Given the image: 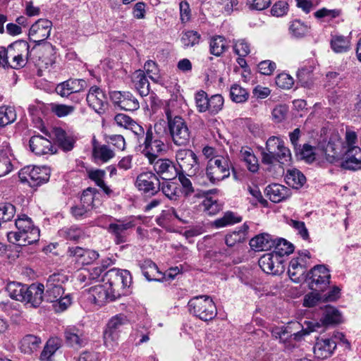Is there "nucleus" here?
Returning a JSON list of instances; mask_svg holds the SVG:
<instances>
[{
	"instance_id": "1",
	"label": "nucleus",
	"mask_w": 361,
	"mask_h": 361,
	"mask_svg": "<svg viewBox=\"0 0 361 361\" xmlns=\"http://www.w3.org/2000/svg\"><path fill=\"white\" fill-rule=\"evenodd\" d=\"M15 225L18 231H11L7 235L10 243L26 246L39 240V229L34 226L31 218L26 214L18 215Z\"/></svg>"
},
{
	"instance_id": "2",
	"label": "nucleus",
	"mask_w": 361,
	"mask_h": 361,
	"mask_svg": "<svg viewBox=\"0 0 361 361\" xmlns=\"http://www.w3.org/2000/svg\"><path fill=\"white\" fill-rule=\"evenodd\" d=\"M102 281L112 292L111 298L118 299L126 294V288L132 282V276L126 269H111L104 274Z\"/></svg>"
},
{
	"instance_id": "3",
	"label": "nucleus",
	"mask_w": 361,
	"mask_h": 361,
	"mask_svg": "<svg viewBox=\"0 0 361 361\" xmlns=\"http://www.w3.org/2000/svg\"><path fill=\"white\" fill-rule=\"evenodd\" d=\"M188 307L190 314L204 322L213 319L217 314L214 302L207 295L193 297L189 300Z\"/></svg>"
},
{
	"instance_id": "4",
	"label": "nucleus",
	"mask_w": 361,
	"mask_h": 361,
	"mask_svg": "<svg viewBox=\"0 0 361 361\" xmlns=\"http://www.w3.org/2000/svg\"><path fill=\"white\" fill-rule=\"evenodd\" d=\"M231 163L228 156L216 155L210 158L206 167V176L209 180L216 184L230 176Z\"/></svg>"
},
{
	"instance_id": "5",
	"label": "nucleus",
	"mask_w": 361,
	"mask_h": 361,
	"mask_svg": "<svg viewBox=\"0 0 361 361\" xmlns=\"http://www.w3.org/2000/svg\"><path fill=\"white\" fill-rule=\"evenodd\" d=\"M168 127L172 140L176 145L186 146L190 142V131L186 121L179 116L173 117L166 112Z\"/></svg>"
},
{
	"instance_id": "6",
	"label": "nucleus",
	"mask_w": 361,
	"mask_h": 361,
	"mask_svg": "<svg viewBox=\"0 0 361 361\" xmlns=\"http://www.w3.org/2000/svg\"><path fill=\"white\" fill-rule=\"evenodd\" d=\"M331 274L324 264L314 266L306 274L305 282L315 292H323L329 285Z\"/></svg>"
},
{
	"instance_id": "7",
	"label": "nucleus",
	"mask_w": 361,
	"mask_h": 361,
	"mask_svg": "<svg viewBox=\"0 0 361 361\" xmlns=\"http://www.w3.org/2000/svg\"><path fill=\"white\" fill-rule=\"evenodd\" d=\"M149 163L152 165L154 173L164 180H173L179 174L180 169L169 159L150 155Z\"/></svg>"
},
{
	"instance_id": "8",
	"label": "nucleus",
	"mask_w": 361,
	"mask_h": 361,
	"mask_svg": "<svg viewBox=\"0 0 361 361\" xmlns=\"http://www.w3.org/2000/svg\"><path fill=\"white\" fill-rule=\"evenodd\" d=\"M42 51L51 53L53 51V46L50 43H44L43 46L41 47L34 46L32 49H30V46L26 41L18 40L8 47V52H12L16 55L26 58L34 63H39V61L40 60L37 59L35 57V54Z\"/></svg>"
},
{
	"instance_id": "9",
	"label": "nucleus",
	"mask_w": 361,
	"mask_h": 361,
	"mask_svg": "<svg viewBox=\"0 0 361 361\" xmlns=\"http://www.w3.org/2000/svg\"><path fill=\"white\" fill-rule=\"evenodd\" d=\"M19 178L23 183H27L30 187H37L47 183L50 178L49 168L30 166L22 169L18 173Z\"/></svg>"
},
{
	"instance_id": "10",
	"label": "nucleus",
	"mask_w": 361,
	"mask_h": 361,
	"mask_svg": "<svg viewBox=\"0 0 361 361\" xmlns=\"http://www.w3.org/2000/svg\"><path fill=\"white\" fill-rule=\"evenodd\" d=\"M135 185L145 197L155 196L160 192V180L152 171L140 173L136 178Z\"/></svg>"
},
{
	"instance_id": "11",
	"label": "nucleus",
	"mask_w": 361,
	"mask_h": 361,
	"mask_svg": "<svg viewBox=\"0 0 361 361\" xmlns=\"http://www.w3.org/2000/svg\"><path fill=\"white\" fill-rule=\"evenodd\" d=\"M157 126H154V130L149 126L145 133L143 145L146 151V157L148 160L150 155L159 156L163 152H166V145L163 140L164 135L157 132Z\"/></svg>"
},
{
	"instance_id": "12",
	"label": "nucleus",
	"mask_w": 361,
	"mask_h": 361,
	"mask_svg": "<svg viewBox=\"0 0 361 361\" xmlns=\"http://www.w3.org/2000/svg\"><path fill=\"white\" fill-rule=\"evenodd\" d=\"M68 280L66 275L60 273H54L50 275L46 283V292H44V298L48 302L58 301L64 293L62 284Z\"/></svg>"
},
{
	"instance_id": "13",
	"label": "nucleus",
	"mask_w": 361,
	"mask_h": 361,
	"mask_svg": "<svg viewBox=\"0 0 361 361\" xmlns=\"http://www.w3.org/2000/svg\"><path fill=\"white\" fill-rule=\"evenodd\" d=\"M176 161L178 169L188 172V176H193L199 171L200 163L196 154L191 149H181L176 152Z\"/></svg>"
},
{
	"instance_id": "14",
	"label": "nucleus",
	"mask_w": 361,
	"mask_h": 361,
	"mask_svg": "<svg viewBox=\"0 0 361 361\" xmlns=\"http://www.w3.org/2000/svg\"><path fill=\"white\" fill-rule=\"evenodd\" d=\"M52 23L47 20L41 18L36 21L30 27L29 31V39L34 42L37 47L43 46L44 42L50 35Z\"/></svg>"
},
{
	"instance_id": "15",
	"label": "nucleus",
	"mask_w": 361,
	"mask_h": 361,
	"mask_svg": "<svg viewBox=\"0 0 361 361\" xmlns=\"http://www.w3.org/2000/svg\"><path fill=\"white\" fill-rule=\"evenodd\" d=\"M320 324L318 322H310L308 324L310 331H316L322 326L336 325L341 323L342 316L341 312L334 307L326 305L323 310Z\"/></svg>"
},
{
	"instance_id": "16",
	"label": "nucleus",
	"mask_w": 361,
	"mask_h": 361,
	"mask_svg": "<svg viewBox=\"0 0 361 361\" xmlns=\"http://www.w3.org/2000/svg\"><path fill=\"white\" fill-rule=\"evenodd\" d=\"M87 87V82L82 79H68L57 85L56 93L62 97H68L79 93Z\"/></svg>"
},
{
	"instance_id": "17",
	"label": "nucleus",
	"mask_w": 361,
	"mask_h": 361,
	"mask_svg": "<svg viewBox=\"0 0 361 361\" xmlns=\"http://www.w3.org/2000/svg\"><path fill=\"white\" fill-rule=\"evenodd\" d=\"M44 285L41 283H33L27 286L24 303L30 307H39L44 300Z\"/></svg>"
},
{
	"instance_id": "18",
	"label": "nucleus",
	"mask_w": 361,
	"mask_h": 361,
	"mask_svg": "<svg viewBox=\"0 0 361 361\" xmlns=\"http://www.w3.org/2000/svg\"><path fill=\"white\" fill-rule=\"evenodd\" d=\"M49 139L54 140L64 151H71L75 143L73 137L68 135L66 132L61 128H54L50 132L42 130Z\"/></svg>"
},
{
	"instance_id": "19",
	"label": "nucleus",
	"mask_w": 361,
	"mask_h": 361,
	"mask_svg": "<svg viewBox=\"0 0 361 361\" xmlns=\"http://www.w3.org/2000/svg\"><path fill=\"white\" fill-rule=\"evenodd\" d=\"M88 105L97 113L102 114L105 111L106 97L104 92L97 86L90 87L86 97Z\"/></svg>"
},
{
	"instance_id": "20",
	"label": "nucleus",
	"mask_w": 361,
	"mask_h": 361,
	"mask_svg": "<svg viewBox=\"0 0 361 361\" xmlns=\"http://www.w3.org/2000/svg\"><path fill=\"white\" fill-rule=\"evenodd\" d=\"M307 262L302 255L293 258L289 263L288 273L290 279L295 283L305 282Z\"/></svg>"
},
{
	"instance_id": "21",
	"label": "nucleus",
	"mask_w": 361,
	"mask_h": 361,
	"mask_svg": "<svg viewBox=\"0 0 361 361\" xmlns=\"http://www.w3.org/2000/svg\"><path fill=\"white\" fill-rule=\"evenodd\" d=\"M336 345L332 338H318L313 348L314 354L318 359H326L334 354Z\"/></svg>"
},
{
	"instance_id": "22",
	"label": "nucleus",
	"mask_w": 361,
	"mask_h": 361,
	"mask_svg": "<svg viewBox=\"0 0 361 361\" xmlns=\"http://www.w3.org/2000/svg\"><path fill=\"white\" fill-rule=\"evenodd\" d=\"M49 137L40 135H35L30 137L29 145L31 151L37 155H43L48 153H54L52 142Z\"/></svg>"
},
{
	"instance_id": "23",
	"label": "nucleus",
	"mask_w": 361,
	"mask_h": 361,
	"mask_svg": "<svg viewBox=\"0 0 361 361\" xmlns=\"http://www.w3.org/2000/svg\"><path fill=\"white\" fill-rule=\"evenodd\" d=\"M281 258L273 251L264 254L259 259V266L267 274H279L281 263Z\"/></svg>"
},
{
	"instance_id": "24",
	"label": "nucleus",
	"mask_w": 361,
	"mask_h": 361,
	"mask_svg": "<svg viewBox=\"0 0 361 361\" xmlns=\"http://www.w3.org/2000/svg\"><path fill=\"white\" fill-rule=\"evenodd\" d=\"M341 166L348 170L361 169V149L357 146L348 147L345 152V159L341 162Z\"/></svg>"
},
{
	"instance_id": "25",
	"label": "nucleus",
	"mask_w": 361,
	"mask_h": 361,
	"mask_svg": "<svg viewBox=\"0 0 361 361\" xmlns=\"http://www.w3.org/2000/svg\"><path fill=\"white\" fill-rule=\"evenodd\" d=\"M90 299L97 305L102 306L107 302L116 299L111 298L112 292L104 285H98L90 288Z\"/></svg>"
},
{
	"instance_id": "26",
	"label": "nucleus",
	"mask_w": 361,
	"mask_h": 361,
	"mask_svg": "<svg viewBox=\"0 0 361 361\" xmlns=\"http://www.w3.org/2000/svg\"><path fill=\"white\" fill-rule=\"evenodd\" d=\"M64 336L66 343L75 349L81 348L87 343V338L83 332L74 326L67 328Z\"/></svg>"
},
{
	"instance_id": "27",
	"label": "nucleus",
	"mask_w": 361,
	"mask_h": 361,
	"mask_svg": "<svg viewBox=\"0 0 361 361\" xmlns=\"http://www.w3.org/2000/svg\"><path fill=\"white\" fill-rule=\"evenodd\" d=\"M265 194L273 202H280L291 195V191L287 187L274 183L266 187Z\"/></svg>"
},
{
	"instance_id": "28",
	"label": "nucleus",
	"mask_w": 361,
	"mask_h": 361,
	"mask_svg": "<svg viewBox=\"0 0 361 361\" xmlns=\"http://www.w3.org/2000/svg\"><path fill=\"white\" fill-rule=\"evenodd\" d=\"M118 223H111L109 225L108 231L114 235V240L116 244L126 242V231L134 226L132 221L123 222L117 220Z\"/></svg>"
},
{
	"instance_id": "29",
	"label": "nucleus",
	"mask_w": 361,
	"mask_h": 361,
	"mask_svg": "<svg viewBox=\"0 0 361 361\" xmlns=\"http://www.w3.org/2000/svg\"><path fill=\"white\" fill-rule=\"evenodd\" d=\"M250 245L255 251L269 250L275 245V239L268 233H262L252 238Z\"/></svg>"
},
{
	"instance_id": "30",
	"label": "nucleus",
	"mask_w": 361,
	"mask_h": 361,
	"mask_svg": "<svg viewBox=\"0 0 361 361\" xmlns=\"http://www.w3.org/2000/svg\"><path fill=\"white\" fill-rule=\"evenodd\" d=\"M142 274L148 281L163 280L162 272L160 271L157 264L150 259L145 260L141 264Z\"/></svg>"
},
{
	"instance_id": "31",
	"label": "nucleus",
	"mask_w": 361,
	"mask_h": 361,
	"mask_svg": "<svg viewBox=\"0 0 361 361\" xmlns=\"http://www.w3.org/2000/svg\"><path fill=\"white\" fill-rule=\"evenodd\" d=\"M341 148L342 142L339 140H330L324 148L326 161L332 164L338 161L342 155Z\"/></svg>"
},
{
	"instance_id": "32",
	"label": "nucleus",
	"mask_w": 361,
	"mask_h": 361,
	"mask_svg": "<svg viewBox=\"0 0 361 361\" xmlns=\"http://www.w3.org/2000/svg\"><path fill=\"white\" fill-rule=\"evenodd\" d=\"M26 288H27V285L26 284L11 281L7 283L6 286V291L13 300L24 302L26 294Z\"/></svg>"
},
{
	"instance_id": "33",
	"label": "nucleus",
	"mask_w": 361,
	"mask_h": 361,
	"mask_svg": "<svg viewBox=\"0 0 361 361\" xmlns=\"http://www.w3.org/2000/svg\"><path fill=\"white\" fill-rule=\"evenodd\" d=\"M133 82L141 97L149 94L150 90L149 82L143 71L137 70L134 73Z\"/></svg>"
},
{
	"instance_id": "34",
	"label": "nucleus",
	"mask_w": 361,
	"mask_h": 361,
	"mask_svg": "<svg viewBox=\"0 0 361 361\" xmlns=\"http://www.w3.org/2000/svg\"><path fill=\"white\" fill-rule=\"evenodd\" d=\"M41 344L42 340L39 337L28 334L22 338L20 348L21 352L25 354L30 355L37 351L39 348Z\"/></svg>"
},
{
	"instance_id": "35",
	"label": "nucleus",
	"mask_w": 361,
	"mask_h": 361,
	"mask_svg": "<svg viewBox=\"0 0 361 361\" xmlns=\"http://www.w3.org/2000/svg\"><path fill=\"white\" fill-rule=\"evenodd\" d=\"M59 235L67 240L78 241L85 237V232L77 225L64 226L58 231Z\"/></svg>"
},
{
	"instance_id": "36",
	"label": "nucleus",
	"mask_w": 361,
	"mask_h": 361,
	"mask_svg": "<svg viewBox=\"0 0 361 361\" xmlns=\"http://www.w3.org/2000/svg\"><path fill=\"white\" fill-rule=\"evenodd\" d=\"M228 49L226 38L221 35L214 36L209 42V52L215 56H221Z\"/></svg>"
},
{
	"instance_id": "37",
	"label": "nucleus",
	"mask_w": 361,
	"mask_h": 361,
	"mask_svg": "<svg viewBox=\"0 0 361 361\" xmlns=\"http://www.w3.org/2000/svg\"><path fill=\"white\" fill-rule=\"evenodd\" d=\"M285 180L290 187L295 189H299L305 183L306 178L301 171L296 169H293L287 171Z\"/></svg>"
},
{
	"instance_id": "38",
	"label": "nucleus",
	"mask_w": 361,
	"mask_h": 361,
	"mask_svg": "<svg viewBox=\"0 0 361 361\" xmlns=\"http://www.w3.org/2000/svg\"><path fill=\"white\" fill-rule=\"evenodd\" d=\"M331 48L336 53H345L350 49V41L343 35H334L330 41Z\"/></svg>"
},
{
	"instance_id": "39",
	"label": "nucleus",
	"mask_w": 361,
	"mask_h": 361,
	"mask_svg": "<svg viewBox=\"0 0 361 361\" xmlns=\"http://www.w3.org/2000/svg\"><path fill=\"white\" fill-rule=\"evenodd\" d=\"M61 343L62 341L59 338L54 337L49 338L40 355L41 360L48 361L56 350L61 348Z\"/></svg>"
},
{
	"instance_id": "40",
	"label": "nucleus",
	"mask_w": 361,
	"mask_h": 361,
	"mask_svg": "<svg viewBox=\"0 0 361 361\" xmlns=\"http://www.w3.org/2000/svg\"><path fill=\"white\" fill-rule=\"evenodd\" d=\"M160 191L170 200L176 201L179 197L180 188L176 183L165 180L160 182Z\"/></svg>"
},
{
	"instance_id": "41",
	"label": "nucleus",
	"mask_w": 361,
	"mask_h": 361,
	"mask_svg": "<svg viewBox=\"0 0 361 361\" xmlns=\"http://www.w3.org/2000/svg\"><path fill=\"white\" fill-rule=\"evenodd\" d=\"M294 152L298 159L305 160L307 163H312L316 159L315 147L307 143L300 145Z\"/></svg>"
},
{
	"instance_id": "42",
	"label": "nucleus",
	"mask_w": 361,
	"mask_h": 361,
	"mask_svg": "<svg viewBox=\"0 0 361 361\" xmlns=\"http://www.w3.org/2000/svg\"><path fill=\"white\" fill-rule=\"evenodd\" d=\"M242 221V217L231 211L224 213V216L221 218L216 219L213 225L216 228H222L231 226Z\"/></svg>"
},
{
	"instance_id": "43",
	"label": "nucleus",
	"mask_w": 361,
	"mask_h": 361,
	"mask_svg": "<svg viewBox=\"0 0 361 361\" xmlns=\"http://www.w3.org/2000/svg\"><path fill=\"white\" fill-rule=\"evenodd\" d=\"M16 120V112L13 106H0V127H4Z\"/></svg>"
},
{
	"instance_id": "44",
	"label": "nucleus",
	"mask_w": 361,
	"mask_h": 361,
	"mask_svg": "<svg viewBox=\"0 0 361 361\" xmlns=\"http://www.w3.org/2000/svg\"><path fill=\"white\" fill-rule=\"evenodd\" d=\"M290 34L296 38L304 37L309 31V27L300 20L295 19L290 23Z\"/></svg>"
},
{
	"instance_id": "45",
	"label": "nucleus",
	"mask_w": 361,
	"mask_h": 361,
	"mask_svg": "<svg viewBox=\"0 0 361 361\" xmlns=\"http://www.w3.org/2000/svg\"><path fill=\"white\" fill-rule=\"evenodd\" d=\"M93 156L96 159H99L102 162H107L114 157L115 154L109 146L103 145L101 146H94L92 152Z\"/></svg>"
},
{
	"instance_id": "46",
	"label": "nucleus",
	"mask_w": 361,
	"mask_h": 361,
	"mask_svg": "<svg viewBox=\"0 0 361 361\" xmlns=\"http://www.w3.org/2000/svg\"><path fill=\"white\" fill-rule=\"evenodd\" d=\"M274 252L280 257L293 252V245L283 238L275 239Z\"/></svg>"
},
{
	"instance_id": "47",
	"label": "nucleus",
	"mask_w": 361,
	"mask_h": 361,
	"mask_svg": "<svg viewBox=\"0 0 361 361\" xmlns=\"http://www.w3.org/2000/svg\"><path fill=\"white\" fill-rule=\"evenodd\" d=\"M201 35L197 31L187 30L182 32L180 42L184 48H188L198 44Z\"/></svg>"
},
{
	"instance_id": "48",
	"label": "nucleus",
	"mask_w": 361,
	"mask_h": 361,
	"mask_svg": "<svg viewBox=\"0 0 361 361\" xmlns=\"http://www.w3.org/2000/svg\"><path fill=\"white\" fill-rule=\"evenodd\" d=\"M230 97L232 101L236 103H243L247 100L249 93L247 90L239 85L234 84L231 87Z\"/></svg>"
},
{
	"instance_id": "49",
	"label": "nucleus",
	"mask_w": 361,
	"mask_h": 361,
	"mask_svg": "<svg viewBox=\"0 0 361 361\" xmlns=\"http://www.w3.org/2000/svg\"><path fill=\"white\" fill-rule=\"evenodd\" d=\"M121 109L125 111H135L139 109L140 104L137 98L130 92H124Z\"/></svg>"
},
{
	"instance_id": "50",
	"label": "nucleus",
	"mask_w": 361,
	"mask_h": 361,
	"mask_svg": "<svg viewBox=\"0 0 361 361\" xmlns=\"http://www.w3.org/2000/svg\"><path fill=\"white\" fill-rule=\"evenodd\" d=\"M327 86L331 88L345 87V76L337 72H329L326 75Z\"/></svg>"
},
{
	"instance_id": "51",
	"label": "nucleus",
	"mask_w": 361,
	"mask_h": 361,
	"mask_svg": "<svg viewBox=\"0 0 361 361\" xmlns=\"http://www.w3.org/2000/svg\"><path fill=\"white\" fill-rule=\"evenodd\" d=\"M16 213V207L9 202L0 203V222L11 221Z\"/></svg>"
},
{
	"instance_id": "52",
	"label": "nucleus",
	"mask_w": 361,
	"mask_h": 361,
	"mask_svg": "<svg viewBox=\"0 0 361 361\" xmlns=\"http://www.w3.org/2000/svg\"><path fill=\"white\" fill-rule=\"evenodd\" d=\"M195 104L200 113H204L209 110V98L206 92L198 91L195 95Z\"/></svg>"
},
{
	"instance_id": "53",
	"label": "nucleus",
	"mask_w": 361,
	"mask_h": 361,
	"mask_svg": "<svg viewBox=\"0 0 361 361\" xmlns=\"http://www.w3.org/2000/svg\"><path fill=\"white\" fill-rule=\"evenodd\" d=\"M54 49L53 48V51L51 53H48L46 51H39L35 54V57L37 59H39V63H35L36 66H38L41 68H47L49 66H51L54 62Z\"/></svg>"
},
{
	"instance_id": "54",
	"label": "nucleus",
	"mask_w": 361,
	"mask_h": 361,
	"mask_svg": "<svg viewBox=\"0 0 361 361\" xmlns=\"http://www.w3.org/2000/svg\"><path fill=\"white\" fill-rule=\"evenodd\" d=\"M128 323L127 317L123 314H118L109 321L106 328L120 332L121 327Z\"/></svg>"
},
{
	"instance_id": "55",
	"label": "nucleus",
	"mask_w": 361,
	"mask_h": 361,
	"mask_svg": "<svg viewBox=\"0 0 361 361\" xmlns=\"http://www.w3.org/2000/svg\"><path fill=\"white\" fill-rule=\"evenodd\" d=\"M182 188L183 192L186 197L190 196L195 192L191 180L185 176V172L180 170L179 174L177 176Z\"/></svg>"
},
{
	"instance_id": "56",
	"label": "nucleus",
	"mask_w": 361,
	"mask_h": 361,
	"mask_svg": "<svg viewBox=\"0 0 361 361\" xmlns=\"http://www.w3.org/2000/svg\"><path fill=\"white\" fill-rule=\"evenodd\" d=\"M287 224L293 228L303 240H307L310 238L308 230L303 221L289 219L287 221Z\"/></svg>"
},
{
	"instance_id": "57",
	"label": "nucleus",
	"mask_w": 361,
	"mask_h": 361,
	"mask_svg": "<svg viewBox=\"0 0 361 361\" xmlns=\"http://www.w3.org/2000/svg\"><path fill=\"white\" fill-rule=\"evenodd\" d=\"M224 98L221 94H214L209 98V111L212 114H216L222 109Z\"/></svg>"
},
{
	"instance_id": "58",
	"label": "nucleus",
	"mask_w": 361,
	"mask_h": 361,
	"mask_svg": "<svg viewBox=\"0 0 361 361\" xmlns=\"http://www.w3.org/2000/svg\"><path fill=\"white\" fill-rule=\"evenodd\" d=\"M289 10L287 1L279 0L276 1L271 8V14L275 17H283L286 16Z\"/></svg>"
},
{
	"instance_id": "59",
	"label": "nucleus",
	"mask_w": 361,
	"mask_h": 361,
	"mask_svg": "<svg viewBox=\"0 0 361 361\" xmlns=\"http://www.w3.org/2000/svg\"><path fill=\"white\" fill-rule=\"evenodd\" d=\"M118 331L106 328L104 332V343L109 348H114L119 338Z\"/></svg>"
},
{
	"instance_id": "60",
	"label": "nucleus",
	"mask_w": 361,
	"mask_h": 361,
	"mask_svg": "<svg viewBox=\"0 0 361 361\" xmlns=\"http://www.w3.org/2000/svg\"><path fill=\"white\" fill-rule=\"evenodd\" d=\"M118 331L106 328L104 332V343L109 348H114L119 338Z\"/></svg>"
},
{
	"instance_id": "61",
	"label": "nucleus",
	"mask_w": 361,
	"mask_h": 361,
	"mask_svg": "<svg viewBox=\"0 0 361 361\" xmlns=\"http://www.w3.org/2000/svg\"><path fill=\"white\" fill-rule=\"evenodd\" d=\"M310 332V330H303V333L301 331L293 333L289 326H283L280 341L284 343H288L292 336H294L295 340H299L302 336L304 334H308Z\"/></svg>"
},
{
	"instance_id": "62",
	"label": "nucleus",
	"mask_w": 361,
	"mask_h": 361,
	"mask_svg": "<svg viewBox=\"0 0 361 361\" xmlns=\"http://www.w3.org/2000/svg\"><path fill=\"white\" fill-rule=\"evenodd\" d=\"M144 69L149 78L155 82L159 80V68L157 63L152 60H148L145 63Z\"/></svg>"
},
{
	"instance_id": "63",
	"label": "nucleus",
	"mask_w": 361,
	"mask_h": 361,
	"mask_svg": "<svg viewBox=\"0 0 361 361\" xmlns=\"http://www.w3.org/2000/svg\"><path fill=\"white\" fill-rule=\"evenodd\" d=\"M96 192L97 189L95 188H88L85 190L81 195V204L87 209H90V207H93L94 195Z\"/></svg>"
},
{
	"instance_id": "64",
	"label": "nucleus",
	"mask_w": 361,
	"mask_h": 361,
	"mask_svg": "<svg viewBox=\"0 0 361 361\" xmlns=\"http://www.w3.org/2000/svg\"><path fill=\"white\" fill-rule=\"evenodd\" d=\"M234 52L240 56H246L250 52V44L245 39H239L234 42Z\"/></svg>"
}]
</instances>
